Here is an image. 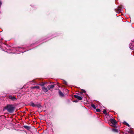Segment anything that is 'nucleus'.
Returning a JSON list of instances; mask_svg holds the SVG:
<instances>
[{"mask_svg": "<svg viewBox=\"0 0 134 134\" xmlns=\"http://www.w3.org/2000/svg\"><path fill=\"white\" fill-rule=\"evenodd\" d=\"M106 110H105V109H104L103 110V113L104 114H106L105 116H106V118H108V114H106Z\"/></svg>", "mask_w": 134, "mask_h": 134, "instance_id": "9b49d317", "label": "nucleus"}, {"mask_svg": "<svg viewBox=\"0 0 134 134\" xmlns=\"http://www.w3.org/2000/svg\"><path fill=\"white\" fill-rule=\"evenodd\" d=\"M2 4V3L1 1H0V6H1V5Z\"/></svg>", "mask_w": 134, "mask_h": 134, "instance_id": "412c9836", "label": "nucleus"}, {"mask_svg": "<svg viewBox=\"0 0 134 134\" xmlns=\"http://www.w3.org/2000/svg\"><path fill=\"white\" fill-rule=\"evenodd\" d=\"M40 87L39 86H35L33 87H32V89H34V88H36V89H39V88Z\"/></svg>", "mask_w": 134, "mask_h": 134, "instance_id": "4468645a", "label": "nucleus"}, {"mask_svg": "<svg viewBox=\"0 0 134 134\" xmlns=\"http://www.w3.org/2000/svg\"><path fill=\"white\" fill-rule=\"evenodd\" d=\"M129 48L132 50L134 49V46L132 44L130 43L129 45Z\"/></svg>", "mask_w": 134, "mask_h": 134, "instance_id": "6e6552de", "label": "nucleus"}, {"mask_svg": "<svg viewBox=\"0 0 134 134\" xmlns=\"http://www.w3.org/2000/svg\"><path fill=\"white\" fill-rule=\"evenodd\" d=\"M82 91L81 92V93H85L86 92L84 90H82Z\"/></svg>", "mask_w": 134, "mask_h": 134, "instance_id": "a211bd4d", "label": "nucleus"}, {"mask_svg": "<svg viewBox=\"0 0 134 134\" xmlns=\"http://www.w3.org/2000/svg\"><path fill=\"white\" fill-rule=\"evenodd\" d=\"M5 109L7 110L8 112L10 113H13L14 110V107L12 105H8L5 107Z\"/></svg>", "mask_w": 134, "mask_h": 134, "instance_id": "f257e3e1", "label": "nucleus"}, {"mask_svg": "<svg viewBox=\"0 0 134 134\" xmlns=\"http://www.w3.org/2000/svg\"><path fill=\"white\" fill-rule=\"evenodd\" d=\"M110 121L112 124V125H111L115 128H116V124L117 123V122L115 119L113 118L111 119L110 120Z\"/></svg>", "mask_w": 134, "mask_h": 134, "instance_id": "f03ea898", "label": "nucleus"}, {"mask_svg": "<svg viewBox=\"0 0 134 134\" xmlns=\"http://www.w3.org/2000/svg\"><path fill=\"white\" fill-rule=\"evenodd\" d=\"M24 127L26 129H29L30 128V127H29V126H24Z\"/></svg>", "mask_w": 134, "mask_h": 134, "instance_id": "dca6fc26", "label": "nucleus"}, {"mask_svg": "<svg viewBox=\"0 0 134 134\" xmlns=\"http://www.w3.org/2000/svg\"><path fill=\"white\" fill-rule=\"evenodd\" d=\"M112 131L118 133L119 132L118 130L117 129H112Z\"/></svg>", "mask_w": 134, "mask_h": 134, "instance_id": "f8f14e48", "label": "nucleus"}, {"mask_svg": "<svg viewBox=\"0 0 134 134\" xmlns=\"http://www.w3.org/2000/svg\"><path fill=\"white\" fill-rule=\"evenodd\" d=\"M42 90L45 92H46L48 91L47 88L44 86H43L42 87Z\"/></svg>", "mask_w": 134, "mask_h": 134, "instance_id": "423d86ee", "label": "nucleus"}, {"mask_svg": "<svg viewBox=\"0 0 134 134\" xmlns=\"http://www.w3.org/2000/svg\"><path fill=\"white\" fill-rule=\"evenodd\" d=\"M123 123L125 124V125H126L127 126L129 127H130L129 125L127 122H126V121H124L123 122Z\"/></svg>", "mask_w": 134, "mask_h": 134, "instance_id": "ddd939ff", "label": "nucleus"}, {"mask_svg": "<svg viewBox=\"0 0 134 134\" xmlns=\"http://www.w3.org/2000/svg\"><path fill=\"white\" fill-rule=\"evenodd\" d=\"M59 93L60 96L61 97H63L64 96V94L60 91L59 90Z\"/></svg>", "mask_w": 134, "mask_h": 134, "instance_id": "9d476101", "label": "nucleus"}, {"mask_svg": "<svg viewBox=\"0 0 134 134\" xmlns=\"http://www.w3.org/2000/svg\"><path fill=\"white\" fill-rule=\"evenodd\" d=\"M30 105L32 106L33 107H39L40 105L39 104H35L33 102H31L30 103Z\"/></svg>", "mask_w": 134, "mask_h": 134, "instance_id": "7ed1b4c3", "label": "nucleus"}, {"mask_svg": "<svg viewBox=\"0 0 134 134\" xmlns=\"http://www.w3.org/2000/svg\"><path fill=\"white\" fill-rule=\"evenodd\" d=\"M77 101H78L77 100H74V102H77Z\"/></svg>", "mask_w": 134, "mask_h": 134, "instance_id": "aec40b11", "label": "nucleus"}, {"mask_svg": "<svg viewBox=\"0 0 134 134\" xmlns=\"http://www.w3.org/2000/svg\"><path fill=\"white\" fill-rule=\"evenodd\" d=\"M107 120H108V121H107V122L108 123H109V120H108V119H107Z\"/></svg>", "mask_w": 134, "mask_h": 134, "instance_id": "4be33fe9", "label": "nucleus"}, {"mask_svg": "<svg viewBox=\"0 0 134 134\" xmlns=\"http://www.w3.org/2000/svg\"><path fill=\"white\" fill-rule=\"evenodd\" d=\"M9 98L13 100H16V98L15 97H13L11 96H9Z\"/></svg>", "mask_w": 134, "mask_h": 134, "instance_id": "1a4fd4ad", "label": "nucleus"}, {"mask_svg": "<svg viewBox=\"0 0 134 134\" xmlns=\"http://www.w3.org/2000/svg\"><path fill=\"white\" fill-rule=\"evenodd\" d=\"M122 9H115V11L117 13H119L122 12Z\"/></svg>", "mask_w": 134, "mask_h": 134, "instance_id": "20e7f679", "label": "nucleus"}, {"mask_svg": "<svg viewBox=\"0 0 134 134\" xmlns=\"http://www.w3.org/2000/svg\"><path fill=\"white\" fill-rule=\"evenodd\" d=\"M100 110L99 109H96V111L98 112H100Z\"/></svg>", "mask_w": 134, "mask_h": 134, "instance_id": "f3484780", "label": "nucleus"}, {"mask_svg": "<svg viewBox=\"0 0 134 134\" xmlns=\"http://www.w3.org/2000/svg\"><path fill=\"white\" fill-rule=\"evenodd\" d=\"M91 106L94 109H96V107L94 104H91Z\"/></svg>", "mask_w": 134, "mask_h": 134, "instance_id": "2eb2a0df", "label": "nucleus"}, {"mask_svg": "<svg viewBox=\"0 0 134 134\" xmlns=\"http://www.w3.org/2000/svg\"><path fill=\"white\" fill-rule=\"evenodd\" d=\"M74 97L75 98H77L80 100H81L82 99V98L81 97L77 95H74Z\"/></svg>", "mask_w": 134, "mask_h": 134, "instance_id": "39448f33", "label": "nucleus"}, {"mask_svg": "<svg viewBox=\"0 0 134 134\" xmlns=\"http://www.w3.org/2000/svg\"><path fill=\"white\" fill-rule=\"evenodd\" d=\"M54 87V85H48L47 86V88H48V89L49 90L53 88Z\"/></svg>", "mask_w": 134, "mask_h": 134, "instance_id": "0eeeda50", "label": "nucleus"}, {"mask_svg": "<svg viewBox=\"0 0 134 134\" xmlns=\"http://www.w3.org/2000/svg\"><path fill=\"white\" fill-rule=\"evenodd\" d=\"M64 83L65 84V85H67V82L66 81H64Z\"/></svg>", "mask_w": 134, "mask_h": 134, "instance_id": "6ab92c4d", "label": "nucleus"}]
</instances>
